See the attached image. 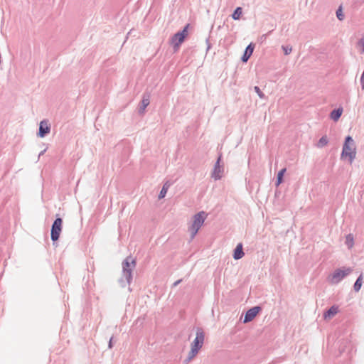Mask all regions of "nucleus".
I'll list each match as a JSON object with an SVG mask.
<instances>
[{
    "instance_id": "ddd939ff",
    "label": "nucleus",
    "mask_w": 364,
    "mask_h": 364,
    "mask_svg": "<svg viewBox=\"0 0 364 364\" xmlns=\"http://www.w3.org/2000/svg\"><path fill=\"white\" fill-rule=\"evenodd\" d=\"M338 312V307L337 306H332L327 311L324 313L325 319L332 318Z\"/></svg>"
},
{
    "instance_id": "f03ea898",
    "label": "nucleus",
    "mask_w": 364,
    "mask_h": 364,
    "mask_svg": "<svg viewBox=\"0 0 364 364\" xmlns=\"http://www.w3.org/2000/svg\"><path fill=\"white\" fill-rule=\"evenodd\" d=\"M136 262L131 257H127L122 262V278L119 280L121 285L124 287L123 284L124 279L128 284H130L132 279V270L135 268Z\"/></svg>"
},
{
    "instance_id": "4468645a",
    "label": "nucleus",
    "mask_w": 364,
    "mask_h": 364,
    "mask_svg": "<svg viewBox=\"0 0 364 364\" xmlns=\"http://www.w3.org/2000/svg\"><path fill=\"white\" fill-rule=\"evenodd\" d=\"M243 256H244V252H243V250H242V245L241 243H239L236 246V248L234 250L233 258L235 259H240Z\"/></svg>"
},
{
    "instance_id": "9d476101",
    "label": "nucleus",
    "mask_w": 364,
    "mask_h": 364,
    "mask_svg": "<svg viewBox=\"0 0 364 364\" xmlns=\"http://www.w3.org/2000/svg\"><path fill=\"white\" fill-rule=\"evenodd\" d=\"M50 128L48 126V122L46 120H43L40 122L38 135L39 137L43 138L50 132Z\"/></svg>"
},
{
    "instance_id": "f3484780",
    "label": "nucleus",
    "mask_w": 364,
    "mask_h": 364,
    "mask_svg": "<svg viewBox=\"0 0 364 364\" xmlns=\"http://www.w3.org/2000/svg\"><path fill=\"white\" fill-rule=\"evenodd\" d=\"M287 169L285 168L281 169L278 174H277V182H276V186H279L283 181V176H284V174L285 173Z\"/></svg>"
},
{
    "instance_id": "6ab92c4d",
    "label": "nucleus",
    "mask_w": 364,
    "mask_h": 364,
    "mask_svg": "<svg viewBox=\"0 0 364 364\" xmlns=\"http://www.w3.org/2000/svg\"><path fill=\"white\" fill-rule=\"evenodd\" d=\"M241 15H242V9L240 7H237L233 12L232 17L235 20H238V19H240Z\"/></svg>"
},
{
    "instance_id": "dca6fc26",
    "label": "nucleus",
    "mask_w": 364,
    "mask_h": 364,
    "mask_svg": "<svg viewBox=\"0 0 364 364\" xmlns=\"http://www.w3.org/2000/svg\"><path fill=\"white\" fill-rule=\"evenodd\" d=\"M170 186H171V183H169V181H166V183H164V184L162 187V189L161 190L159 195V199H162L166 196L167 191Z\"/></svg>"
},
{
    "instance_id": "20e7f679",
    "label": "nucleus",
    "mask_w": 364,
    "mask_h": 364,
    "mask_svg": "<svg viewBox=\"0 0 364 364\" xmlns=\"http://www.w3.org/2000/svg\"><path fill=\"white\" fill-rule=\"evenodd\" d=\"M350 267L338 268L334 270L333 273L328 275L327 280L331 284H338L346 277L352 272Z\"/></svg>"
},
{
    "instance_id": "aec40b11",
    "label": "nucleus",
    "mask_w": 364,
    "mask_h": 364,
    "mask_svg": "<svg viewBox=\"0 0 364 364\" xmlns=\"http://www.w3.org/2000/svg\"><path fill=\"white\" fill-rule=\"evenodd\" d=\"M328 144V139L326 136H323L318 141L317 146L322 148Z\"/></svg>"
},
{
    "instance_id": "393cba45",
    "label": "nucleus",
    "mask_w": 364,
    "mask_h": 364,
    "mask_svg": "<svg viewBox=\"0 0 364 364\" xmlns=\"http://www.w3.org/2000/svg\"><path fill=\"white\" fill-rule=\"evenodd\" d=\"M360 85L363 90H364V70L360 77Z\"/></svg>"
},
{
    "instance_id": "412c9836",
    "label": "nucleus",
    "mask_w": 364,
    "mask_h": 364,
    "mask_svg": "<svg viewBox=\"0 0 364 364\" xmlns=\"http://www.w3.org/2000/svg\"><path fill=\"white\" fill-rule=\"evenodd\" d=\"M346 244L348 247V248H351L353 245V237L351 234H349L346 236Z\"/></svg>"
},
{
    "instance_id": "6e6552de",
    "label": "nucleus",
    "mask_w": 364,
    "mask_h": 364,
    "mask_svg": "<svg viewBox=\"0 0 364 364\" xmlns=\"http://www.w3.org/2000/svg\"><path fill=\"white\" fill-rule=\"evenodd\" d=\"M221 156H219L211 176L215 180H219L222 178L224 171L223 166L220 165Z\"/></svg>"
},
{
    "instance_id": "1a4fd4ad",
    "label": "nucleus",
    "mask_w": 364,
    "mask_h": 364,
    "mask_svg": "<svg viewBox=\"0 0 364 364\" xmlns=\"http://www.w3.org/2000/svg\"><path fill=\"white\" fill-rule=\"evenodd\" d=\"M261 309V307L258 306L250 309L245 314L243 323H246L252 321L259 314Z\"/></svg>"
},
{
    "instance_id": "a878e982",
    "label": "nucleus",
    "mask_w": 364,
    "mask_h": 364,
    "mask_svg": "<svg viewBox=\"0 0 364 364\" xmlns=\"http://www.w3.org/2000/svg\"><path fill=\"white\" fill-rule=\"evenodd\" d=\"M359 45L363 47V51L364 52V38L360 39L359 41Z\"/></svg>"
},
{
    "instance_id": "b1692460",
    "label": "nucleus",
    "mask_w": 364,
    "mask_h": 364,
    "mask_svg": "<svg viewBox=\"0 0 364 364\" xmlns=\"http://www.w3.org/2000/svg\"><path fill=\"white\" fill-rule=\"evenodd\" d=\"M254 90H255V91L256 92V93L258 95V96H259L260 98H262V99L264 98V94H263V92L260 90V89H259V87L255 86V87H254Z\"/></svg>"
},
{
    "instance_id": "0eeeda50",
    "label": "nucleus",
    "mask_w": 364,
    "mask_h": 364,
    "mask_svg": "<svg viewBox=\"0 0 364 364\" xmlns=\"http://www.w3.org/2000/svg\"><path fill=\"white\" fill-rule=\"evenodd\" d=\"M62 224H63V220L60 218H58L54 220V222L52 225L51 233H50L51 240L53 241H56L58 240V238L60 237V234L62 230Z\"/></svg>"
},
{
    "instance_id": "39448f33",
    "label": "nucleus",
    "mask_w": 364,
    "mask_h": 364,
    "mask_svg": "<svg viewBox=\"0 0 364 364\" xmlns=\"http://www.w3.org/2000/svg\"><path fill=\"white\" fill-rule=\"evenodd\" d=\"M206 213L204 211L199 212L193 216V223L188 230L191 233V238L193 239L201 228L206 218Z\"/></svg>"
},
{
    "instance_id": "423d86ee",
    "label": "nucleus",
    "mask_w": 364,
    "mask_h": 364,
    "mask_svg": "<svg viewBox=\"0 0 364 364\" xmlns=\"http://www.w3.org/2000/svg\"><path fill=\"white\" fill-rule=\"evenodd\" d=\"M189 24H187L181 31L174 34L171 39V44L173 46L174 51H177L181 44L184 41L186 37L188 36V28Z\"/></svg>"
},
{
    "instance_id": "f8f14e48",
    "label": "nucleus",
    "mask_w": 364,
    "mask_h": 364,
    "mask_svg": "<svg viewBox=\"0 0 364 364\" xmlns=\"http://www.w3.org/2000/svg\"><path fill=\"white\" fill-rule=\"evenodd\" d=\"M253 50H254V46L250 43V45H248L244 52V54L242 56L241 58V60L242 62H247L249 58H250V56L252 55V53H253Z\"/></svg>"
},
{
    "instance_id": "c85d7f7f",
    "label": "nucleus",
    "mask_w": 364,
    "mask_h": 364,
    "mask_svg": "<svg viewBox=\"0 0 364 364\" xmlns=\"http://www.w3.org/2000/svg\"><path fill=\"white\" fill-rule=\"evenodd\" d=\"M45 151H46V149H44L43 151H42L39 154L38 157H40L41 156H42V155L45 153Z\"/></svg>"
},
{
    "instance_id": "9b49d317",
    "label": "nucleus",
    "mask_w": 364,
    "mask_h": 364,
    "mask_svg": "<svg viewBox=\"0 0 364 364\" xmlns=\"http://www.w3.org/2000/svg\"><path fill=\"white\" fill-rule=\"evenodd\" d=\"M149 95L144 94L139 107V113L140 114H143L144 113V111L146 107L149 105Z\"/></svg>"
},
{
    "instance_id": "a211bd4d",
    "label": "nucleus",
    "mask_w": 364,
    "mask_h": 364,
    "mask_svg": "<svg viewBox=\"0 0 364 364\" xmlns=\"http://www.w3.org/2000/svg\"><path fill=\"white\" fill-rule=\"evenodd\" d=\"M362 279H363V275L360 274L353 285V289H354L355 291L358 292L360 291V289L362 287Z\"/></svg>"
},
{
    "instance_id": "f257e3e1",
    "label": "nucleus",
    "mask_w": 364,
    "mask_h": 364,
    "mask_svg": "<svg viewBox=\"0 0 364 364\" xmlns=\"http://www.w3.org/2000/svg\"><path fill=\"white\" fill-rule=\"evenodd\" d=\"M205 339V333L202 328H198L196 330V336L191 345V350L186 359V362L188 363L193 360L198 353L200 349L203 347Z\"/></svg>"
},
{
    "instance_id": "7ed1b4c3",
    "label": "nucleus",
    "mask_w": 364,
    "mask_h": 364,
    "mask_svg": "<svg viewBox=\"0 0 364 364\" xmlns=\"http://www.w3.org/2000/svg\"><path fill=\"white\" fill-rule=\"evenodd\" d=\"M355 149L356 147L354 140L350 136H348L346 138L345 143L343 146L341 157H348L350 163H352L355 158Z\"/></svg>"
},
{
    "instance_id": "bb28decb",
    "label": "nucleus",
    "mask_w": 364,
    "mask_h": 364,
    "mask_svg": "<svg viewBox=\"0 0 364 364\" xmlns=\"http://www.w3.org/2000/svg\"><path fill=\"white\" fill-rule=\"evenodd\" d=\"M181 279H179V280H177L176 282H175L173 284V287H176L178 284H179L181 283Z\"/></svg>"
},
{
    "instance_id": "4be33fe9",
    "label": "nucleus",
    "mask_w": 364,
    "mask_h": 364,
    "mask_svg": "<svg viewBox=\"0 0 364 364\" xmlns=\"http://www.w3.org/2000/svg\"><path fill=\"white\" fill-rule=\"evenodd\" d=\"M336 16L340 20L342 21L344 18V14L342 11L341 6H340L338 10L336 11Z\"/></svg>"
},
{
    "instance_id": "cd10ccee",
    "label": "nucleus",
    "mask_w": 364,
    "mask_h": 364,
    "mask_svg": "<svg viewBox=\"0 0 364 364\" xmlns=\"http://www.w3.org/2000/svg\"><path fill=\"white\" fill-rule=\"evenodd\" d=\"M109 348H112V338H111L109 341Z\"/></svg>"
},
{
    "instance_id": "2eb2a0df",
    "label": "nucleus",
    "mask_w": 364,
    "mask_h": 364,
    "mask_svg": "<svg viewBox=\"0 0 364 364\" xmlns=\"http://www.w3.org/2000/svg\"><path fill=\"white\" fill-rule=\"evenodd\" d=\"M342 113H343V109L342 108H338V109H334V110H333L331 112V118L333 121L336 122L341 117Z\"/></svg>"
},
{
    "instance_id": "5701e85b",
    "label": "nucleus",
    "mask_w": 364,
    "mask_h": 364,
    "mask_svg": "<svg viewBox=\"0 0 364 364\" xmlns=\"http://www.w3.org/2000/svg\"><path fill=\"white\" fill-rule=\"evenodd\" d=\"M282 48L285 55H289L292 51V47L290 46H282Z\"/></svg>"
}]
</instances>
